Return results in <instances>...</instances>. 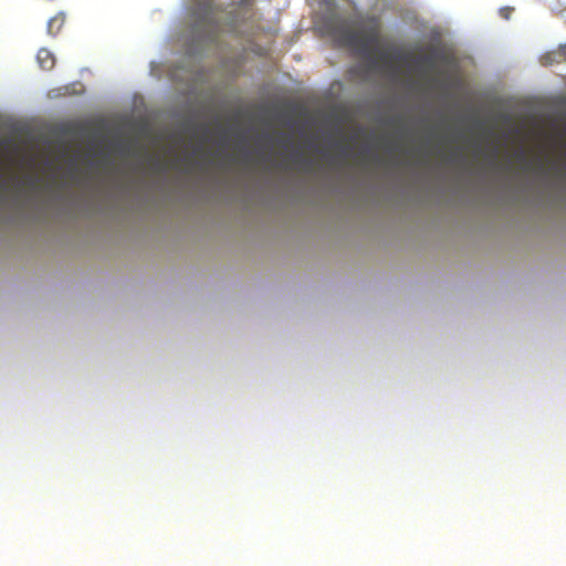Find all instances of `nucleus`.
<instances>
[{"mask_svg": "<svg viewBox=\"0 0 566 566\" xmlns=\"http://www.w3.org/2000/svg\"><path fill=\"white\" fill-rule=\"evenodd\" d=\"M327 28L328 34L339 46L363 56H371L380 45L381 20L377 15H361L353 23L345 19H334Z\"/></svg>", "mask_w": 566, "mask_h": 566, "instance_id": "obj_1", "label": "nucleus"}, {"mask_svg": "<svg viewBox=\"0 0 566 566\" xmlns=\"http://www.w3.org/2000/svg\"><path fill=\"white\" fill-rule=\"evenodd\" d=\"M36 60L41 69L52 70L55 65V59L48 49H40L36 54Z\"/></svg>", "mask_w": 566, "mask_h": 566, "instance_id": "obj_2", "label": "nucleus"}, {"mask_svg": "<svg viewBox=\"0 0 566 566\" xmlns=\"http://www.w3.org/2000/svg\"><path fill=\"white\" fill-rule=\"evenodd\" d=\"M64 22H65V15L63 13H59V14L54 15L48 22V32L51 35H56L61 31Z\"/></svg>", "mask_w": 566, "mask_h": 566, "instance_id": "obj_3", "label": "nucleus"}, {"mask_svg": "<svg viewBox=\"0 0 566 566\" xmlns=\"http://www.w3.org/2000/svg\"><path fill=\"white\" fill-rule=\"evenodd\" d=\"M434 61H436V55L429 54V55L419 56V57L415 59L413 63L416 64V66H418L420 69H423V67L431 69L434 65Z\"/></svg>", "mask_w": 566, "mask_h": 566, "instance_id": "obj_4", "label": "nucleus"}, {"mask_svg": "<svg viewBox=\"0 0 566 566\" xmlns=\"http://www.w3.org/2000/svg\"><path fill=\"white\" fill-rule=\"evenodd\" d=\"M408 59H409V55H407V54H397L396 55V61L401 64L406 63Z\"/></svg>", "mask_w": 566, "mask_h": 566, "instance_id": "obj_5", "label": "nucleus"}, {"mask_svg": "<svg viewBox=\"0 0 566 566\" xmlns=\"http://www.w3.org/2000/svg\"><path fill=\"white\" fill-rule=\"evenodd\" d=\"M501 12H502V15L504 18L509 19V14H510V10L509 9H502Z\"/></svg>", "mask_w": 566, "mask_h": 566, "instance_id": "obj_6", "label": "nucleus"}, {"mask_svg": "<svg viewBox=\"0 0 566 566\" xmlns=\"http://www.w3.org/2000/svg\"><path fill=\"white\" fill-rule=\"evenodd\" d=\"M381 59H382L384 61H387V56H386V55H381Z\"/></svg>", "mask_w": 566, "mask_h": 566, "instance_id": "obj_7", "label": "nucleus"}]
</instances>
